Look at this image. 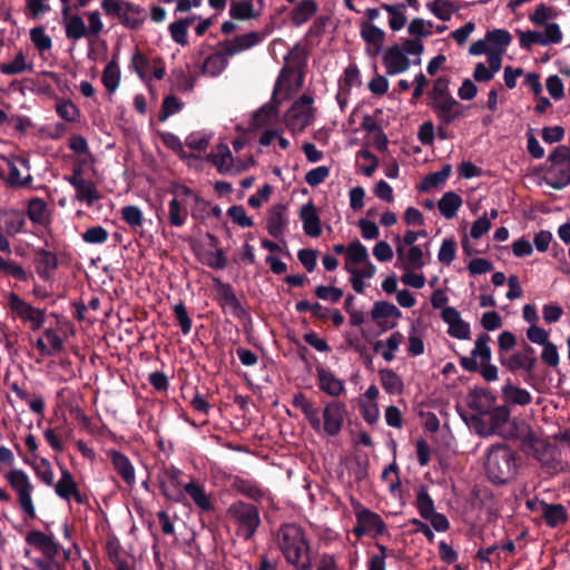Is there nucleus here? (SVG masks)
Here are the masks:
<instances>
[{
  "label": "nucleus",
  "mask_w": 570,
  "mask_h": 570,
  "mask_svg": "<svg viewBox=\"0 0 570 570\" xmlns=\"http://www.w3.org/2000/svg\"><path fill=\"white\" fill-rule=\"evenodd\" d=\"M320 389L331 396H338L344 391V384L331 370L317 367Z\"/></svg>",
  "instance_id": "27"
},
{
  "label": "nucleus",
  "mask_w": 570,
  "mask_h": 570,
  "mask_svg": "<svg viewBox=\"0 0 570 570\" xmlns=\"http://www.w3.org/2000/svg\"><path fill=\"white\" fill-rule=\"evenodd\" d=\"M124 8L125 10L120 17L121 24L131 30L139 29L146 19L145 10L128 1L124 2Z\"/></svg>",
  "instance_id": "29"
},
{
  "label": "nucleus",
  "mask_w": 570,
  "mask_h": 570,
  "mask_svg": "<svg viewBox=\"0 0 570 570\" xmlns=\"http://www.w3.org/2000/svg\"><path fill=\"white\" fill-rule=\"evenodd\" d=\"M517 345V336L510 331H503L498 337V360L501 362V356H508Z\"/></svg>",
  "instance_id": "59"
},
{
  "label": "nucleus",
  "mask_w": 570,
  "mask_h": 570,
  "mask_svg": "<svg viewBox=\"0 0 570 570\" xmlns=\"http://www.w3.org/2000/svg\"><path fill=\"white\" fill-rule=\"evenodd\" d=\"M517 33L520 38V47L525 50H531L533 45L546 46V40H543V32L534 31V30H517Z\"/></svg>",
  "instance_id": "56"
},
{
  "label": "nucleus",
  "mask_w": 570,
  "mask_h": 570,
  "mask_svg": "<svg viewBox=\"0 0 570 570\" xmlns=\"http://www.w3.org/2000/svg\"><path fill=\"white\" fill-rule=\"evenodd\" d=\"M214 282L218 303L223 307L228 306L232 309L233 315L237 318L248 316V312L242 306L233 286L228 283L222 282L219 278H215Z\"/></svg>",
  "instance_id": "14"
},
{
  "label": "nucleus",
  "mask_w": 570,
  "mask_h": 570,
  "mask_svg": "<svg viewBox=\"0 0 570 570\" xmlns=\"http://www.w3.org/2000/svg\"><path fill=\"white\" fill-rule=\"evenodd\" d=\"M381 384L389 394H401L404 391L402 379L391 368H381L379 371Z\"/></svg>",
  "instance_id": "40"
},
{
  "label": "nucleus",
  "mask_w": 570,
  "mask_h": 570,
  "mask_svg": "<svg viewBox=\"0 0 570 570\" xmlns=\"http://www.w3.org/2000/svg\"><path fill=\"white\" fill-rule=\"evenodd\" d=\"M517 438L520 440L521 451L525 454L533 456L541 454L540 439L530 426H527L523 431L519 432Z\"/></svg>",
  "instance_id": "37"
},
{
  "label": "nucleus",
  "mask_w": 570,
  "mask_h": 570,
  "mask_svg": "<svg viewBox=\"0 0 570 570\" xmlns=\"http://www.w3.org/2000/svg\"><path fill=\"white\" fill-rule=\"evenodd\" d=\"M491 337L487 333L478 335L470 356H460V365L463 370L478 373L479 365L491 363L492 351L489 346Z\"/></svg>",
  "instance_id": "7"
},
{
  "label": "nucleus",
  "mask_w": 570,
  "mask_h": 570,
  "mask_svg": "<svg viewBox=\"0 0 570 570\" xmlns=\"http://www.w3.org/2000/svg\"><path fill=\"white\" fill-rule=\"evenodd\" d=\"M88 35L81 17L75 14L69 18L66 24V36L68 39H81Z\"/></svg>",
  "instance_id": "54"
},
{
  "label": "nucleus",
  "mask_w": 570,
  "mask_h": 570,
  "mask_svg": "<svg viewBox=\"0 0 570 570\" xmlns=\"http://www.w3.org/2000/svg\"><path fill=\"white\" fill-rule=\"evenodd\" d=\"M368 259V253L366 247L360 242L354 240L347 246L346 264L351 266L353 264H363Z\"/></svg>",
  "instance_id": "53"
},
{
  "label": "nucleus",
  "mask_w": 570,
  "mask_h": 570,
  "mask_svg": "<svg viewBox=\"0 0 570 570\" xmlns=\"http://www.w3.org/2000/svg\"><path fill=\"white\" fill-rule=\"evenodd\" d=\"M118 51L114 53L112 59L107 63L102 71V83L109 94L115 92L120 83V69L118 65Z\"/></svg>",
  "instance_id": "35"
},
{
  "label": "nucleus",
  "mask_w": 570,
  "mask_h": 570,
  "mask_svg": "<svg viewBox=\"0 0 570 570\" xmlns=\"http://www.w3.org/2000/svg\"><path fill=\"white\" fill-rule=\"evenodd\" d=\"M318 10L315 0L299 1L291 12V20L295 27L306 23Z\"/></svg>",
  "instance_id": "32"
},
{
  "label": "nucleus",
  "mask_w": 570,
  "mask_h": 570,
  "mask_svg": "<svg viewBox=\"0 0 570 570\" xmlns=\"http://www.w3.org/2000/svg\"><path fill=\"white\" fill-rule=\"evenodd\" d=\"M111 464L124 482L132 488L136 483L135 468L129 458L120 451L109 452Z\"/></svg>",
  "instance_id": "20"
},
{
  "label": "nucleus",
  "mask_w": 570,
  "mask_h": 570,
  "mask_svg": "<svg viewBox=\"0 0 570 570\" xmlns=\"http://www.w3.org/2000/svg\"><path fill=\"white\" fill-rule=\"evenodd\" d=\"M401 316V311L394 304L386 301L375 302L371 311V317L374 322L389 317L400 318Z\"/></svg>",
  "instance_id": "46"
},
{
  "label": "nucleus",
  "mask_w": 570,
  "mask_h": 570,
  "mask_svg": "<svg viewBox=\"0 0 570 570\" xmlns=\"http://www.w3.org/2000/svg\"><path fill=\"white\" fill-rule=\"evenodd\" d=\"M184 494L188 495L194 501V503L204 512L214 511L215 507L205 491L204 485L196 482L195 480H190L188 483L184 484Z\"/></svg>",
  "instance_id": "23"
},
{
  "label": "nucleus",
  "mask_w": 570,
  "mask_h": 570,
  "mask_svg": "<svg viewBox=\"0 0 570 570\" xmlns=\"http://www.w3.org/2000/svg\"><path fill=\"white\" fill-rule=\"evenodd\" d=\"M546 181L556 190H561L570 185V160L559 166H550Z\"/></svg>",
  "instance_id": "26"
},
{
  "label": "nucleus",
  "mask_w": 570,
  "mask_h": 570,
  "mask_svg": "<svg viewBox=\"0 0 570 570\" xmlns=\"http://www.w3.org/2000/svg\"><path fill=\"white\" fill-rule=\"evenodd\" d=\"M278 86L279 83L277 82L274 88L271 101L266 102L257 111L254 112L252 118L253 127H265L267 125H271L274 120L278 118V107L282 102V100L277 98Z\"/></svg>",
  "instance_id": "16"
},
{
  "label": "nucleus",
  "mask_w": 570,
  "mask_h": 570,
  "mask_svg": "<svg viewBox=\"0 0 570 570\" xmlns=\"http://www.w3.org/2000/svg\"><path fill=\"white\" fill-rule=\"evenodd\" d=\"M226 518L234 525L235 535L244 541L253 540L262 524L258 507L243 500H235L227 508Z\"/></svg>",
  "instance_id": "3"
},
{
  "label": "nucleus",
  "mask_w": 570,
  "mask_h": 570,
  "mask_svg": "<svg viewBox=\"0 0 570 570\" xmlns=\"http://www.w3.org/2000/svg\"><path fill=\"white\" fill-rule=\"evenodd\" d=\"M510 414L511 411L508 405H493L490 412L485 414L489 416L488 433H495L498 429L508 423Z\"/></svg>",
  "instance_id": "41"
},
{
  "label": "nucleus",
  "mask_w": 570,
  "mask_h": 570,
  "mask_svg": "<svg viewBox=\"0 0 570 570\" xmlns=\"http://www.w3.org/2000/svg\"><path fill=\"white\" fill-rule=\"evenodd\" d=\"M442 320L449 325L448 333L458 340H469L471 336L470 324L461 318L459 311L452 306L443 307Z\"/></svg>",
  "instance_id": "15"
},
{
  "label": "nucleus",
  "mask_w": 570,
  "mask_h": 570,
  "mask_svg": "<svg viewBox=\"0 0 570 570\" xmlns=\"http://www.w3.org/2000/svg\"><path fill=\"white\" fill-rule=\"evenodd\" d=\"M455 253L456 243L454 238L443 239L438 254L439 262L444 265H450L455 258Z\"/></svg>",
  "instance_id": "62"
},
{
  "label": "nucleus",
  "mask_w": 570,
  "mask_h": 570,
  "mask_svg": "<svg viewBox=\"0 0 570 570\" xmlns=\"http://www.w3.org/2000/svg\"><path fill=\"white\" fill-rule=\"evenodd\" d=\"M434 114L441 124H452L456 119L464 116V106L458 100L450 101L448 105L442 104L434 106Z\"/></svg>",
  "instance_id": "31"
},
{
  "label": "nucleus",
  "mask_w": 570,
  "mask_h": 570,
  "mask_svg": "<svg viewBox=\"0 0 570 570\" xmlns=\"http://www.w3.org/2000/svg\"><path fill=\"white\" fill-rule=\"evenodd\" d=\"M346 405L340 401L328 402L323 410V430L330 436H336L342 431Z\"/></svg>",
  "instance_id": "12"
},
{
  "label": "nucleus",
  "mask_w": 570,
  "mask_h": 570,
  "mask_svg": "<svg viewBox=\"0 0 570 570\" xmlns=\"http://www.w3.org/2000/svg\"><path fill=\"white\" fill-rule=\"evenodd\" d=\"M38 551L43 560H38V570H62L69 552L55 540L52 534L38 531Z\"/></svg>",
  "instance_id": "4"
},
{
  "label": "nucleus",
  "mask_w": 570,
  "mask_h": 570,
  "mask_svg": "<svg viewBox=\"0 0 570 570\" xmlns=\"http://www.w3.org/2000/svg\"><path fill=\"white\" fill-rule=\"evenodd\" d=\"M517 453L504 443L493 444L488 450L485 472L493 484H507L517 474Z\"/></svg>",
  "instance_id": "2"
},
{
  "label": "nucleus",
  "mask_w": 570,
  "mask_h": 570,
  "mask_svg": "<svg viewBox=\"0 0 570 570\" xmlns=\"http://www.w3.org/2000/svg\"><path fill=\"white\" fill-rule=\"evenodd\" d=\"M236 490L256 502L263 501L268 495L267 490L261 488L256 482L249 480H237Z\"/></svg>",
  "instance_id": "43"
},
{
  "label": "nucleus",
  "mask_w": 570,
  "mask_h": 570,
  "mask_svg": "<svg viewBox=\"0 0 570 570\" xmlns=\"http://www.w3.org/2000/svg\"><path fill=\"white\" fill-rule=\"evenodd\" d=\"M8 481L18 493L19 504L27 518L32 519L35 517V509L31 499L32 484L28 475L21 470H12L8 474Z\"/></svg>",
  "instance_id": "9"
},
{
  "label": "nucleus",
  "mask_w": 570,
  "mask_h": 570,
  "mask_svg": "<svg viewBox=\"0 0 570 570\" xmlns=\"http://www.w3.org/2000/svg\"><path fill=\"white\" fill-rule=\"evenodd\" d=\"M432 28L433 22L432 21H425L422 18H414L407 28V31L411 36H414L416 38H428L432 35Z\"/></svg>",
  "instance_id": "58"
},
{
  "label": "nucleus",
  "mask_w": 570,
  "mask_h": 570,
  "mask_svg": "<svg viewBox=\"0 0 570 570\" xmlns=\"http://www.w3.org/2000/svg\"><path fill=\"white\" fill-rule=\"evenodd\" d=\"M454 4L448 0H435L428 4L433 14L442 21H449L452 16Z\"/></svg>",
  "instance_id": "60"
},
{
  "label": "nucleus",
  "mask_w": 570,
  "mask_h": 570,
  "mask_svg": "<svg viewBox=\"0 0 570 570\" xmlns=\"http://www.w3.org/2000/svg\"><path fill=\"white\" fill-rule=\"evenodd\" d=\"M416 508L423 519H429V517L435 512L434 502L430 497L425 485H421L419 488L416 494Z\"/></svg>",
  "instance_id": "49"
},
{
  "label": "nucleus",
  "mask_w": 570,
  "mask_h": 570,
  "mask_svg": "<svg viewBox=\"0 0 570 570\" xmlns=\"http://www.w3.org/2000/svg\"><path fill=\"white\" fill-rule=\"evenodd\" d=\"M130 66L140 79H147V71L150 68V62L149 59L138 49L131 57Z\"/></svg>",
  "instance_id": "63"
},
{
  "label": "nucleus",
  "mask_w": 570,
  "mask_h": 570,
  "mask_svg": "<svg viewBox=\"0 0 570 570\" xmlns=\"http://www.w3.org/2000/svg\"><path fill=\"white\" fill-rule=\"evenodd\" d=\"M121 218L130 226L131 229L137 230L144 224V215L141 209L135 205L124 206L120 210Z\"/></svg>",
  "instance_id": "52"
},
{
  "label": "nucleus",
  "mask_w": 570,
  "mask_h": 570,
  "mask_svg": "<svg viewBox=\"0 0 570 570\" xmlns=\"http://www.w3.org/2000/svg\"><path fill=\"white\" fill-rule=\"evenodd\" d=\"M229 14L233 19L247 20L254 19L257 14L254 12L253 3L250 0L233 1L229 9Z\"/></svg>",
  "instance_id": "50"
},
{
  "label": "nucleus",
  "mask_w": 570,
  "mask_h": 570,
  "mask_svg": "<svg viewBox=\"0 0 570 570\" xmlns=\"http://www.w3.org/2000/svg\"><path fill=\"white\" fill-rule=\"evenodd\" d=\"M76 196L80 202H85L89 207H91L95 202L101 198V194L95 187V185L85 179L82 183H79L78 186L75 187Z\"/></svg>",
  "instance_id": "47"
},
{
  "label": "nucleus",
  "mask_w": 570,
  "mask_h": 570,
  "mask_svg": "<svg viewBox=\"0 0 570 570\" xmlns=\"http://www.w3.org/2000/svg\"><path fill=\"white\" fill-rule=\"evenodd\" d=\"M181 471L176 468L164 470V476L158 478V484L161 494L174 502L183 503L185 501L184 484L180 481Z\"/></svg>",
  "instance_id": "10"
},
{
  "label": "nucleus",
  "mask_w": 570,
  "mask_h": 570,
  "mask_svg": "<svg viewBox=\"0 0 570 570\" xmlns=\"http://www.w3.org/2000/svg\"><path fill=\"white\" fill-rule=\"evenodd\" d=\"M226 56L227 55L225 53L224 49H222L220 52H216L208 56L204 61V72L209 75L210 77H217L218 75H220L228 65Z\"/></svg>",
  "instance_id": "42"
},
{
  "label": "nucleus",
  "mask_w": 570,
  "mask_h": 570,
  "mask_svg": "<svg viewBox=\"0 0 570 570\" xmlns=\"http://www.w3.org/2000/svg\"><path fill=\"white\" fill-rule=\"evenodd\" d=\"M461 205L462 198L455 191H446L438 203L440 213L446 219L455 217Z\"/></svg>",
  "instance_id": "38"
},
{
  "label": "nucleus",
  "mask_w": 570,
  "mask_h": 570,
  "mask_svg": "<svg viewBox=\"0 0 570 570\" xmlns=\"http://www.w3.org/2000/svg\"><path fill=\"white\" fill-rule=\"evenodd\" d=\"M299 218L303 222V229L311 237H318L322 234L321 218L316 206L309 202L302 206Z\"/></svg>",
  "instance_id": "22"
},
{
  "label": "nucleus",
  "mask_w": 570,
  "mask_h": 570,
  "mask_svg": "<svg viewBox=\"0 0 570 570\" xmlns=\"http://www.w3.org/2000/svg\"><path fill=\"white\" fill-rule=\"evenodd\" d=\"M383 63L386 68V73L393 76L405 72L411 66V60L399 45H393L385 50Z\"/></svg>",
  "instance_id": "17"
},
{
  "label": "nucleus",
  "mask_w": 570,
  "mask_h": 570,
  "mask_svg": "<svg viewBox=\"0 0 570 570\" xmlns=\"http://www.w3.org/2000/svg\"><path fill=\"white\" fill-rule=\"evenodd\" d=\"M466 402L470 409L478 412V414L471 415V421L475 426L483 425L485 428L482 415H485L495 405L497 397L488 389L475 387L469 392Z\"/></svg>",
  "instance_id": "8"
},
{
  "label": "nucleus",
  "mask_w": 570,
  "mask_h": 570,
  "mask_svg": "<svg viewBox=\"0 0 570 570\" xmlns=\"http://www.w3.org/2000/svg\"><path fill=\"white\" fill-rule=\"evenodd\" d=\"M292 404L294 407L299 409L306 420L308 421L309 425L315 431H321L322 429V421L318 416V410L313 405V403L305 396L304 393L299 392L294 395Z\"/></svg>",
  "instance_id": "24"
},
{
  "label": "nucleus",
  "mask_w": 570,
  "mask_h": 570,
  "mask_svg": "<svg viewBox=\"0 0 570 570\" xmlns=\"http://www.w3.org/2000/svg\"><path fill=\"white\" fill-rule=\"evenodd\" d=\"M59 77L55 72L38 73V94L52 97L56 95L53 85L58 86Z\"/></svg>",
  "instance_id": "51"
},
{
  "label": "nucleus",
  "mask_w": 570,
  "mask_h": 570,
  "mask_svg": "<svg viewBox=\"0 0 570 570\" xmlns=\"http://www.w3.org/2000/svg\"><path fill=\"white\" fill-rule=\"evenodd\" d=\"M314 98L303 94L293 102L285 114V124L291 131H303L314 118V109L311 107Z\"/></svg>",
  "instance_id": "6"
},
{
  "label": "nucleus",
  "mask_w": 570,
  "mask_h": 570,
  "mask_svg": "<svg viewBox=\"0 0 570 570\" xmlns=\"http://www.w3.org/2000/svg\"><path fill=\"white\" fill-rule=\"evenodd\" d=\"M542 509V518L550 528H557L568 521V512L561 503L540 502Z\"/></svg>",
  "instance_id": "25"
},
{
  "label": "nucleus",
  "mask_w": 570,
  "mask_h": 570,
  "mask_svg": "<svg viewBox=\"0 0 570 570\" xmlns=\"http://www.w3.org/2000/svg\"><path fill=\"white\" fill-rule=\"evenodd\" d=\"M65 257V252L38 250V275L43 281L53 279L59 263Z\"/></svg>",
  "instance_id": "18"
},
{
  "label": "nucleus",
  "mask_w": 570,
  "mask_h": 570,
  "mask_svg": "<svg viewBox=\"0 0 570 570\" xmlns=\"http://www.w3.org/2000/svg\"><path fill=\"white\" fill-rule=\"evenodd\" d=\"M404 336L401 332H393L385 341V350L382 351V357L386 362H392L395 358V352L403 343Z\"/></svg>",
  "instance_id": "57"
},
{
  "label": "nucleus",
  "mask_w": 570,
  "mask_h": 570,
  "mask_svg": "<svg viewBox=\"0 0 570 570\" xmlns=\"http://www.w3.org/2000/svg\"><path fill=\"white\" fill-rule=\"evenodd\" d=\"M63 347V342L57 330H45L41 337H38V353L41 355H51L60 352Z\"/></svg>",
  "instance_id": "28"
},
{
  "label": "nucleus",
  "mask_w": 570,
  "mask_h": 570,
  "mask_svg": "<svg viewBox=\"0 0 570 570\" xmlns=\"http://www.w3.org/2000/svg\"><path fill=\"white\" fill-rule=\"evenodd\" d=\"M10 309L20 318L28 322L32 330L36 328V317L33 307L21 299L17 294L10 293L8 295Z\"/></svg>",
  "instance_id": "33"
},
{
  "label": "nucleus",
  "mask_w": 570,
  "mask_h": 570,
  "mask_svg": "<svg viewBox=\"0 0 570 570\" xmlns=\"http://www.w3.org/2000/svg\"><path fill=\"white\" fill-rule=\"evenodd\" d=\"M108 232L102 226H92L81 235L82 240L88 244H104L108 239Z\"/></svg>",
  "instance_id": "64"
},
{
  "label": "nucleus",
  "mask_w": 570,
  "mask_h": 570,
  "mask_svg": "<svg viewBox=\"0 0 570 570\" xmlns=\"http://www.w3.org/2000/svg\"><path fill=\"white\" fill-rule=\"evenodd\" d=\"M452 174V166L450 164L443 165L441 170L426 175L421 184L419 190L422 193L429 191L433 187L443 185Z\"/></svg>",
  "instance_id": "39"
},
{
  "label": "nucleus",
  "mask_w": 570,
  "mask_h": 570,
  "mask_svg": "<svg viewBox=\"0 0 570 570\" xmlns=\"http://www.w3.org/2000/svg\"><path fill=\"white\" fill-rule=\"evenodd\" d=\"M60 469H61V476L56 482L55 488H53L56 494L63 500L69 501L70 499H75V501L78 504H85L88 500L87 495L79 491L78 484L75 481V478L71 474V472L63 466H61Z\"/></svg>",
  "instance_id": "13"
},
{
  "label": "nucleus",
  "mask_w": 570,
  "mask_h": 570,
  "mask_svg": "<svg viewBox=\"0 0 570 570\" xmlns=\"http://www.w3.org/2000/svg\"><path fill=\"white\" fill-rule=\"evenodd\" d=\"M24 216L17 210H6L0 213V230L9 236H13L22 230Z\"/></svg>",
  "instance_id": "30"
},
{
  "label": "nucleus",
  "mask_w": 570,
  "mask_h": 570,
  "mask_svg": "<svg viewBox=\"0 0 570 570\" xmlns=\"http://www.w3.org/2000/svg\"><path fill=\"white\" fill-rule=\"evenodd\" d=\"M558 11L553 7H548L544 3L539 4L534 12L530 16V20L535 26L542 27L548 24V20L556 19Z\"/></svg>",
  "instance_id": "55"
},
{
  "label": "nucleus",
  "mask_w": 570,
  "mask_h": 570,
  "mask_svg": "<svg viewBox=\"0 0 570 570\" xmlns=\"http://www.w3.org/2000/svg\"><path fill=\"white\" fill-rule=\"evenodd\" d=\"M1 161L6 164V167L9 169L7 181L10 186L23 187L31 184L32 175L28 159L23 157L7 158L1 156Z\"/></svg>",
  "instance_id": "11"
},
{
  "label": "nucleus",
  "mask_w": 570,
  "mask_h": 570,
  "mask_svg": "<svg viewBox=\"0 0 570 570\" xmlns=\"http://www.w3.org/2000/svg\"><path fill=\"white\" fill-rule=\"evenodd\" d=\"M187 216V205H184L181 200H179L177 197H174L168 204V220L170 226H183L186 222Z\"/></svg>",
  "instance_id": "44"
},
{
  "label": "nucleus",
  "mask_w": 570,
  "mask_h": 570,
  "mask_svg": "<svg viewBox=\"0 0 570 570\" xmlns=\"http://www.w3.org/2000/svg\"><path fill=\"white\" fill-rule=\"evenodd\" d=\"M183 108V102L175 96L170 95L163 100L161 109L158 115L159 121H165L171 115L178 112Z\"/></svg>",
  "instance_id": "61"
},
{
  "label": "nucleus",
  "mask_w": 570,
  "mask_h": 570,
  "mask_svg": "<svg viewBox=\"0 0 570 570\" xmlns=\"http://www.w3.org/2000/svg\"><path fill=\"white\" fill-rule=\"evenodd\" d=\"M396 252L399 261L404 262L403 268L405 271L421 269L425 265L423 261V250L420 246L410 247L407 254L404 253V248L402 246H399Z\"/></svg>",
  "instance_id": "34"
},
{
  "label": "nucleus",
  "mask_w": 570,
  "mask_h": 570,
  "mask_svg": "<svg viewBox=\"0 0 570 570\" xmlns=\"http://www.w3.org/2000/svg\"><path fill=\"white\" fill-rule=\"evenodd\" d=\"M262 41V36L256 31L237 36L234 40H225L219 43L228 56H234L240 51L249 49Z\"/></svg>",
  "instance_id": "21"
},
{
  "label": "nucleus",
  "mask_w": 570,
  "mask_h": 570,
  "mask_svg": "<svg viewBox=\"0 0 570 570\" xmlns=\"http://www.w3.org/2000/svg\"><path fill=\"white\" fill-rule=\"evenodd\" d=\"M485 40L492 45L490 50H503L507 51L508 46L512 41L511 33L505 29H493L485 33Z\"/></svg>",
  "instance_id": "48"
},
{
  "label": "nucleus",
  "mask_w": 570,
  "mask_h": 570,
  "mask_svg": "<svg viewBox=\"0 0 570 570\" xmlns=\"http://www.w3.org/2000/svg\"><path fill=\"white\" fill-rule=\"evenodd\" d=\"M354 510L356 524L352 532L356 539L360 540L364 535L375 539L387 531L386 523L379 513L365 508L360 502L354 504Z\"/></svg>",
  "instance_id": "5"
},
{
  "label": "nucleus",
  "mask_w": 570,
  "mask_h": 570,
  "mask_svg": "<svg viewBox=\"0 0 570 570\" xmlns=\"http://www.w3.org/2000/svg\"><path fill=\"white\" fill-rule=\"evenodd\" d=\"M287 208L283 204L274 206L267 217L268 234L276 238L283 239L284 233L288 225Z\"/></svg>",
  "instance_id": "19"
},
{
  "label": "nucleus",
  "mask_w": 570,
  "mask_h": 570,
  "mask_svg": "<svg viewBox=\"0 0 570 570\" xmlns=\"http://www.w3.org/2000/svg\"><path fill=\"white\" fill-rule=\"evenodd\" d=\"M277 549L294 570H313L311 544L304 529L296 523H283L274 533Z\"/></svg>",
  "instance_id": "1"
},
{
  "label": "nucleus",
  "mask_w": 570,
  "mask_h": 570,
  "mask_svg": "<svg viewBox=\"0 0 570 570\" xmlns=\"http://www.w3.org/2000/svg\"><path fill=\"white\" fill-rule=\"evenodd\" d=\"M502 395L507 403L517 405H528L532 401V395L525 389L514 386L510 380L502 386Z\"/></svg>",
  "instance_id": "36"
},
{
  "label": "nucleus",
  "mask_w": 570,
  "mask_h": 570,
  "mask_svg": "<svg viewBox=\"0 0 570 570\" xmlns=\"http://www.w3.org/2000/svg\"><path fill=\"white\" fill-rule=\"evenodd\" d=\"M360 33L366 45H383L385 32L370 21H362Z\"/></svg>",
  "instance_id": "45"
}]
</instances>
